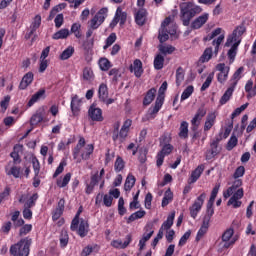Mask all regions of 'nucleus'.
I'll list each match as a JSON object with an SVG mask.
<instances>
[{"label": "nucleus", "mask_w": 256, "mask_h": 256, "mask_svg": "<svg viewBox=\"0 0 256 256\" xmlns=\"http://www.w3.org/2000/svg\"><path fill=\"white\" fill-rule=\"evenodd\" d=\"M33 79V72L26 73L20 82L19 89H21L22 91L25 90L28 85H31L33 83Z\"/></svg>", "instance_id": "31"}, {"label": "nucleus", "mask_w": 256, "mask_h": 256, "mask_svg": "<svg viewBox=\"0 0 256 256\" xmlns=\"http://www.w3.org/2000/svg\"><path fill=\"white\" fill-rule=\"evenodd\" d=\"M33 240L29 237L22 238L18 243L10 247V255L29 256V251Z\"/></svg>", "instance_id": "2"}, {"label": "nucleus", "mask_w": 256, "mask_h": 256, "mask_svg": "<svg viewBox=\"0 0 256 256\" xmlns=\"http://www.w3.org/2000/svg\"><path fill=\"white\" fill-rule=\"evenodd\" d=\"M39 27H41V15H36L32 24L30 25V31L25 34L24 39L29 41V39L35 35Z\"/></svg>", "instance_id": "17"}, {"label": "nucleus", "mask_w": 256, "mask_h": 256, "mask_svg": "<svg viewBox=\"0 0 256 256\" xmlns=\"http://www.w3.org/2000/svg\"><path fill=\"white\" fill-rule=\"evenodd\" d=\"M178 135L180 139H187L189 137V122H181Z\"/></svg>", "instance_id": "35"}, {"label": "nucleus", "mask_w": 256, "mask_h": 256, "mask_svg": "<svg viewBox=\"0 0 256 256\" xmlns=\"http://www.w3.org/2000/svg\"><path fill=\"white\" fill-rule=\"evenodd\" d=\"M77 233L79 237H87V233H89V222L85 219L80 220V224H78Z\"/></svg>", "instance_id": "28"}, {"label": "nucleus", "mask_w": 256, "mask_h": 256, "mask_svg": "<svg viewBox=\"0 0 256 256\" xmlns=\"http://www.w3.org/2000/svg\"><path fill=\"white\" fill-rule=\"evenodd\" d=\"M165 91H167V81H164L161 84L155 104L148 110L149 119H155V116L159 113V111H161V107H163V103H165Z\"/></svg>", "instance_id": "3"}, {"label": "nucleus", "mask_w": 256, "mask_h": 256, "mask_svg": "<svg viewBox=\"0 0 256 256\" xmlns=\"http://www.w3.org/2000/svg\"><path fill=\"white\" fill-rule=\"evenodd\" d=\"M39 199V194L34 193L32 194L24 203V209H33L37 205V200Z\"/></svg>", "instance_id": "41"}, {"label": "nucleus", "mask_w": 256, "mask_h": 256, "mask_svg": "<svg viewBox=\"0 0 256 256\" xmlns=\"http://www.w3.org/2000/svg\"><path fill=\"white\" fill-rule=\"evenodd\" d=\"M159 51L162 55H171L175 51V47L172 45H160Z\"/></svg>", "instance_id": "60"}, {"label": "nucleus", "mask_w": 256, "mask_h": 256, "mask_svg": "<svg viewBox=\"0 0 256 256\" xmlns=\"http://www.w3.org/2000/svg\"><path fill=\"white\" fill-rule=\"evenodd\" d=\"M185 81V70L183 67H178L176 70V85L177 87H181V84Z\"/></svg>", "instance_id": "51"}, {"label": "nucleus", "mask_w": 256, "mask_h": 256, "mask_svg": "<svg viewBox=\"0 0 256 256\" xmlns=\"http://www.w3.org/2000/svg\"><path fill=\"white\" fill-rule=\"evenodd\" d=\"M235 191L236 192L233 193L232 197L228 200L227 205H232L233 209H239V207L243 205V202L240 201V199H243V196L245 195V190H243V188H239Z\"/></svg>", "instance_id": "9"}, {"label": "nucleus", "mask_w": 256, "mask_h": 256, "mask_svg": "<svg viewBox=\"0 0 256 256\" xmlns=\"http://www.w3.org/2000/svg\"><path fill=\"white\" fill-rule=\"evenodd\" d=\"M157 96V89L151 88L144 95L143 105L144 107H148L151 105L152 101H155V97Z\"/></svg>", "instance_id": "29"}, {"label": "nucleus", "mask_w": 256, "mask_h": 256, "mask_svg": "<svg viewBox=\"0 0 256 256\" xmlns=\"http://www.w3.org/2000/svg\"><path fill=\"white\" fill-rule=\"evenodd\" d=\"M107 13H109V9L101 8L89 21V27L94 30L99 29V27L105 23V19H107Z\"/></svg>", "instance_id": "5"}, {"label": "nucleus", "mask_w": 256, "mask_h": 256, "mask_svg": "<svg viewBox=\"0 0 256 256\" xmlns=\"http://www.w3.org/2000/svg\"><path fill=\"white\" fill-rule=\"evenodd\" d=\"M219 138H216L210 143V149L206 151V159L207 161H211L221 153V149H219Z\"/></svg>", "instance_id": "13"}, {"label": "nucleus", "mask_w": 256, "mask_h": 256, "mask_svg": "<svg viewBox=\"0 0 256 256\" xmlns=\"http://www.w3.org/2000/svg\"><path fill=\"white\" fill-rule=\"evenodd\" d=\"M83 213V206H80L74 216V218L72 219L71 225H70V230L71 231H77V229L79 228V221H80V217L81 214Z\"/></svg>", "instance_id": "34"}, {"label": "nucleus", "mask_w": 256, "mask_h": 256, "mask_svg": "<svg viewBox=\"0 0 256 256\" xmlns=\"http://www.w3.org/2000/svg\"><path fill=\"white\" fill-rule=\"evenodd\" d=\"M239 45H241L240 40H238L237 42H234L233 45L231 46V48L227 52V57L230 61V65H231V63L235 62V58L237 57V51L239 49Z\"/></svg>", "instance_id": "30"}, {"label": "nucleus", "mask_w": 256, "mask_h": 256, "mask_svg": "<svg viewBox=\"0 0 256 256\" xmlns=\"http://www.w3.org/2000/svg\"><path fill=\"white\" fill-rule=\"evenodd\" d=\"M230 67L226 66L225 63H219L216 65V71H220L217 75L218 83H225L229 77Z\"/></svg>", "instance_id": "12"}, {"label": "nucleus", "mask_w": 256, "mask_h": 256, "mask_svg": "<svg viewBox=\"0 0 256 256\" xmlns=\"http://www.w3.org/2000/svg\"><path fill=\"white\" fill-rule=\"evenodd\" d=\"M71 35V32L67 28H62L53 34L52 39L59 41V39H67Z\"/></svg>", "instance_id": "40"}, {"label": "nucleus", "mask_w": 256, "mask_h": 256, "mask_svg": "<svg viewBox=\"0 0 256 256\" xmlns=\"http://www.w3.org/2000/svg\"><path fill=\"white\" fill-rule=\"evenodd\" d=\"M224 40H225V35L221 34L220 36H218L217 39H214L212 41V45L215 47L214 48L215 57H217V55L219 53V47L221 46V44L223 43Z\"/></svg>", "instance_id": "54"}, {"label": "nucleus", "mask_w": 256, "mask_h": 256, "mask_svg": "<svg viewBox=\"0 0 256 256\" xmlns=\"http://www.w3.org/2000/svg\"><path fill=\"white\" fill-rule=\"evenodd\" d=\"M46 98H47L46 90L45 88H42L32 95L27 105L28 107H33L34 103H37L38 101H41V99H46Z\"/></svg>", "instance_id": "22"}, {"label": "nucleus", "mask_w": 256, "mask_h": 256, "mask_svg": "<svg viewBox=\"0 0 256 256\" xmlns=\"http://www.w3.org/2000/svg\"><path fill=\"white\" fill-rule=\"evenodd\" d=\"M131 125H133L132 119H127L121 129H120V143H125L127 137H129V129H131Z\"/></svg>", "instance_id": "19"}, {"label": "nucleus", "mask_w": 256, "mask_h": 256, "mask_svg": "<svg viewBox=\"0 0 256 256\" xmlns=\"http://www.w3.org/2000/svg\"><path fill=\"white\" fill-rule=\"evenodd\" d=\"M213 59V48L208 47L199 58V63H209Z\"/></svg>", "instance_id": "39"}, {"label": "nucleus", "mask_w": 256, "mask_h": 256, "mask_svg": "<svg viewBox=\"0 0 256 256\" xmlns=\"http://www.w3.org/2000/svg\"><path fill=\"white\" fill-rule=\"evenodd\" d=\"M177 30L175 28L171 30H167V28H161L159 30L158 39L160 43H165V41H169V35H175Z\"/></svg>", "instance_id": "26"}, {"label": "nucleus", "mask_w": 256, "mask_h": 256, "mask_svg": "<svg viewBox=\"0 0 256 256\" xmlns=\"http://www.w3.org/2000/svg\"><path fill=\"white\" fill-rule=\"evenodd\" d=\"M83 79L84 81H93V79H95V74L93 73V69L89 67H85L83 69Z\"/></svg>", "instance_id": "59"}, {"label": "nucleus", "mask_w": 256, "mask_h": 256, "mask_svg": "<svg viewBox=\"0 0 256 256\" xmlns=\"http://www.w3.org/2000/svg\"><path fill=\"white\" fill-rule=\"evenodd\" d=\"M237 143H239L237 136L232 135L226 145L227 151H233V149H235V147H237Z\"/></svg>", "instance_id": "61"}, {"label": "nucleus", "mask_w": 256, "mask_h": 256, "mask_svg": "<svg viewBox=\"0 0 256 256\" xmlns=\"http://www.w3.org/2000/svg\"><path fill=\"white\" fill-rule=\"evenodd\" d=\"M233 91H235V87L231 86L225 91L223 96L219 100L220 105H226L227 102L233 97Z\"/></svg>", "instance_id": "36"}, {"label": "nucleus", "mask_w": 256, "mask_h": 256, "mask_svg": "<svg viewBox=\"0 0 256 256\" xmlns=\"http://www.w3.org/2000/svg\"><path fill=\"white\" fill-rule=\"evenodd\" d=\"M93 151H95V146H93V144L86 145L84 151L81 152V161H89L91 155H93Z\"/></svg>", "instance_id": "33"}, {"label": "nucleus", "mask_w": 256, "mask_h": 256, "mask_svg": "<svg viewBox=\"0 0 256 256\" xmlns=\"http://www.w3.org/2000/svg\"><path fill=\"white\" fill-rule=\"evenodd\" d=\"M135 181H137L135 176H133V174H129L125 180L124 190L131 191V189H133V187H135Z\"/></svg>", "instance_id": "47"}, {"label": "nucleus", "mask_w": 256, "mask_h": 256, "mask_svg": "<svg viewBox=\"0 0 256 256\" xmlns=\"http://www.w3.org/2000/svg\"><path fill=\"white\" fill-rule=\"evenodd\" d=\"M105 175V168H102L99 171H96L94 174H91L90 176V182H86V188H85V193L86 195H91L93 193V190L95 189L96 185H99V182L101 179H103V176Z\"/></svg>", "instance_id": "4"}, {"label": "nucleus", "mask_w": 256, "mask_h": 256, "mask_svg": "<svg viewBox=\"0 0 256 256\" xmlns=\"http://www.w3.org/2000/svg\"><path fill=\"white\" fill-rule=\"evenodd\" d=\"M120 127H121V123L120 122H116L113 125L112 141L114 143H117V141H119V143H121V130H119Z\"/></svg>", "instance_id": "38"}, {"label": "nucleus", "mask_w": 256, "mask_h": 256, "mask_svg": "<svg viewBox=\"0 0 256 256\" xmlns=\"http://www.w3.org/2000/svg\"><path fill=\"white\" fill-rule=\"evenodd\" d=\"M145 215H147V212H145V210H138L128 217L127 223H133V221H137V219H143Z\"/></svg>", "instance_id": "48"}, {"label": "nucleus", "mask_w": 256, "mask_h": 256, "mask_svg": "<svg viewBox=\"0 0 256 256\" xmlns=\"http://www.w3.org/2000/svg\"><path fill=\"white\" fill-rule=\"evenodd\" d=\"M98 65L101 71H109V69L113 67L111 61L105 57L99 59Z\"/></svg>", "instance_id": "50"}, {"label": "nucleus", "mask_w": 256, "mask_h": 256, "mask_svg": "<svg viewBox=\"0 0 256 256\" xmlns=\"http://www.w3.org/2000/svg\"><path fill=\"white\" fill-rule=\"evenodd\" d=\"M245 31H247V29L245 28V25H239L237 26L232 34L230 36H228L226 43H225V47H231V45H233V43H237V41H240L241 43V36L243 35V33H245Z\"/></svg>", "instance_id": "7"}, {"label": "nucleus", "mask_w": 256, "mask_h": 256, "mask_svg": "<svg viewBox=\"0 0 256 256\" xmlns=\"http://www.w3.org/2000/svg\"><path fill=\"white\" fill-rule=\"evenodd\" d=\"M88 117H90L91 121L102 122L103 118V110L101 108H97L92 104L88 110Z\"/></svg>", "instance_id": "16"}, {"label": "nucleus", "mask_w": 256, "mask_h": 256, "mask_svg": "<svg viewBox=\"0 0 256 256\" xmlns=\"http://www.w3.org/2000/svg\"><path fill=\"white\" fill-rule=\"evenodd\" d=\"M205 199H207V194L204 192L199 195L194 203L189 207L190 216L192 217V219H197V215H199L201 209H203Z\"/></svg>", "instance_id": "6"}, {"label": "nucleus", "mask_w": 256, "mask_h": 256, "mask_svg": "<svg viewBox=\"0 0 256 256\" xmlns=\"http://www.w3.org/2000/svg\"><path fill=\"white\" fill-rule=\"evenodd\" d=\"M215 77V72H211L205 82L202 84L200 91H207V89H209V87H211V83H213V79Z\"/></svg>", "instance_id": "55"}, {"label": "nucleus", "mask_w": 256, "mask_h": 256, "mask_svg": "<svg viewBox=\"0 0 256 256\" xmlns=\"http://www.w3.org/2000/svg\"><path fill=\"white\" fill-rule=\"evenodd\" d=\"M22 147V145H15L13 151L10 153V157H12L14 165L21 163V156L19 155V151H21Z\"/></svg>", "instance_id": "42"}, {"label": "nucleus", "mask_w": 256, "mask_h": 256, "mask_svg": "<svg viewBox=\"0 0 256 256\" xmlns=\"http://www.w3.org/2000/svg\"><path fill=\"white\" fill-rule=\"evenodd\" d=\"M98 95H99L100 101H105V99L109 97V89L107 88V84L105 83L100 84L98 89Z\"/></svg>", "instance_id": "45"}, {"label": "nucleus", "mask_w": 256, "mask_h": 256, "mask_svg": "<svg viewBox=\"0 0 256 256\" xmlns=\"http://www.w3.org/2000/svg\"><path fill=\"white\" fill-rule=\"evenodd\" d=\"M173 153V145L171 144H164L160 152L156 155V165L157 167H161L163 162L165 161V157L167 155H171Z\"/></svg>", "instance_id": "8"}, {"label": "nucleus", "mask_w": 256, "mask_h": 256, "mask_svg": "<svg viewBox=\"0 0 256 256\" xmlns=\"http://www.w3.org/2000/svg\"><path fill=\"white\" fill-rule=\"evenodd\" d=\"M20 216L21 212L19 210H16L11 214V221L14 229H19V227H23V225H25V220H23V218H19Z\"/></svg>", "instance_id": "25"}, {"label": "nucleus", "mask_w": 256, "mask_h": 256, "mask_svg": "<svg viewBox=\"0 0 256 256\" xmlns=\"http://www.w3.org/2000/svg\"><path fill=\"white\" fill-rule=\"evenodd\" d=\"M69 181H71V173H67L63 179H58L56 182L57 187H59V189H63L65 187H67V185H69Z\"/></svg>", "instance_id": "53"}, {"label": "nucleus", "mask_w": 256, "mask_h": 256, "mask_svg": "<svg viewBox=\"0 0 256 256\" xmlns=\"http://www.w3.org/2000/svg\"><path fill=\"white\" fill-rule=\"evenodd\" d=\"M243 71H245V67L241 66L239 67L233 74L231 80H230V85L232 87H237V83L241 80V77H243Z\"/></svg>", "instance_id": "32"}, {"label": "nucleus", "mask_w": 256, "mask_h": 256, "mask_svg": "<svg viewBox=\"0 0 256 256\" xmlns=\"http://www.w3.org/2000/svg\"><path fill=\"white\" fill-rule=\"evenodd\" d=\"M207 231H209V222L203 221L200 229L197 232L196 241H201V239H203Z\"/></svg>", "instance_id": "43"}, {"label": "nucleus", "mask_w": 256, "mask_h": 256, "mask_svg": "<svg viewBox=\"0 0 256 256\" xmlns=\"http://www.w3.org/2000/svg\"><path fill=\"white\" fill-rule=\"evenodd\" d=\"M207 21H209V13H203L191 22L190 28L193 31H197L198 29H201V27H203Z\"/></svg>", "instance_id": "14"}, {"label": "nucleus", "mask_w": 256, "mask_h": 256, "mask_svg": "<svg viewBox=\"0 0 256 256\" xmlns=\"http://www.w3.org/2000/svg\"><path fill=\"white\" fill-rule=\"evenodd\" d=\"M145 231L146 232L143 234L142 239L147 242L149 239H151V237H153V233H155L153 230V225L147 224L145 226Z\"/></svg>", "instance_id": "57"}, {"label": "nucleus", "mask_w": 256, "mask_h": 256, "mask_svg": "<svg viewBox=\"0 0 256 256\" xmlns=\"http://www.w3.org/2000/svg\"><path fill=\"white\" fill-rule=\"evenodd\" d=\"M125 169V160L121 156H117L116 161L114 163V171L115 173H121Z\"/></svg>", "instance_id": "52"}, {"label": "nucleus", "mask_w": 256, "mask_h": 256, "mask_svg": "<svg viewBox=\"0 0 256 256\" xmlns=\"http://www.w3.org/2000/svg\"><path fill=\"white\" fill-rule=\"evenodd\" d=\"M217 121V113L216 112H210L208 113L207 117H206V121L204 123V131H211V129L213 128V125H215Z\"/></svg>", "instance_id": "24"}, {"label": "nucleus", "mask_w": 256, "mask_h": 256, "mask_svg": "<svg viewBox=\"0 0 256 256\" xmlns=\"http://www.w3.org/2000/svg\"><path fill=\"white\" fill-rule=\"evenodd\" d=\"M233 235H235V230L233 228H228L222 234V241H231V239L233 238Z\"/></svg>", "instance_id": "64"}, {"label": "nucleus", "mask_w": 256, "mask_h": 256, "mask_svg": "<svg viewBox=\"0 0 256 256\" xmlns=\"http://www.w3.org/2000/svg\"><path fill=\"white\" fill-rule=\"evenodd\" d=\"M70 34L74 35L76 39L83 37V31L81 30V23L75 22L71 25Z\"/></svg>", "instance_id": "37"}, {"label": "nucleus", "mask_w": 256, "mask_h": 256, "mask_svg": "<svg viewBox=\"0 0 256 256\" xmlns=\"http://www.w3.org/2000/svg\"><path fill=\"white\" fill-rule=\"evenodd\" d=\"M43 121V113L36 112L30 119V125H39Z\"/></svg>", "instance_id": "62"}, {"label": "nucleus", "mask_w": 256, "mask_h": 256, "mask_svg": "<svg viewBox=\"0 0 256 256\" xmlns=\"http://www.w3.org/2000/svg\"><path fill=\"white\" fill-rule=\"evenodd\" d=\"M85 143H86L85 138L80 137L77 145L72 150V156H73L74 161H76V163H81V158L79 157V153H81V148L85 147Z\"/></svg>", "instance_id": "23"}, {"label": "nucleus", "mask_w": 256, "mask_h": 256, "mask_svg": "<svg viewBox=\"0 0 256 256\" xmlns=\"http://www.w3.org/2000/svg\"><path fill=\"white\" fill-rule=\"evenodd\" d=\"M126 240L123 242L120 239L113 240L111 242V246L115 249H127L129 245L131 244V241H133V236L131 234L126 235Z\"/></svg>", "instance_id": "20"}, {"label": "nucleus", "mask_w": 256, "mask_h": 256, "mask_svg": "<svg viewBox=\"0 0 256 256\" xmlns=\"http://www.w3.org/2000/svg\"><path fill=\"white\" fill-rule=\"evenodd\" d=\"M175 221V212H172L171 214L168 215L166 221H164L158 231L157 236L155 237L160 241V239H163V232L164 231H169L171 227H173V223Z\"/></svg>", "instance_id": "10"}, {"label": "nucleus", "mask_w": 256, "mask_h": 256, "mask_svg": "<svg viewBox=\"0 0 256 256\" xmlns=\"http://www.w3.org/2000/svg\"><path fill=\"white\" fill-rule=\"evenodd\" d=\"M205 171V165L200 164L197 166V168L192 171L191 176L188 180V183H197V180L201 175H203V172Z\"/></svg>", "instance_id": "27"}, {"label": "nucleus", "mask_w": 256, "mask_h": 256, "mask_svg": "<svg viewBox=\"0 0 256 256\" xmlns=\"http://www.w3.org/2000/svg\"><path fill=\"white\" fill-rule=\"evenodd\" d=\"M206 115H207V110L205 109V107L198 108V110L196 111V114L191 120L193 131H197V129H199V126L201 125V121L203 120V117H205Z\"/></svg>", "instance_id": "11"}, {"label": "nucleus", "mask_w": 256, "mask_h": 256, "mask_svg": "<svg viewBox=\"0 0 256 256\" xmlns=\"http://www.w3.org/2000/svg\"><path fill=\"white\" fill-rule=\"evenodd\" d=\"M163 65H165V56L157 54L154 58V69H156V71H161Z\"/></svg>", "instance_id": "44"}, {"label": "nucleus", "mask_w": 256, "mask_h": 256, "mask_svg": "<svg viewBox=\"0 0 256 256\" xmlns=\"http://www.w3.org/2000/svg\"><path fill=\"white\" fill-rule=\"evenodd\" d=\"M130 73H134L135 77L139 79L143 75V62L139 59H135L133 64L129 67Z\"/></svg>", "instance_id": "21"}, {"label": "nucleus", "mask_w": 256, "mask_h": 256, "mask_svg": "<svg viewBox=\"0 0 256 256\" xmlns=\"http://www.w3.org/2000/svg\"><path fill=\"white\" fill-rule=\"evenodd\" d=\"M82 103H83L82 100L79 98V96L77 94L72 96L71 103H70V109H71L74 117H77L79 115V113H81Z\"/></svg>", "instance_id": "18"}, {"label": "nucleus", "mask_w": 256, "mask_h": 256, "mask_svg": "<svg viewBox=\"0 0 256 256\" xmlns=\"http://www.w3.org/2000/svg\"><path fill=\"white\" fill-rule=\"evenodd\" d=\"M109 77H112V82L113 83H118L119 79H121V72L119 71L118 68H112L108 72Z\"/></svg>", "instance_id": "58"}, {"label": "nucleus", "mask_w": 256, "mask_h": 256, "mask_svg": "<svg viewBox=\"0 0 256 256\" xmlns=\"http://www.w3.org/2000/svg\"><path fill=\"white\" fill-rule=\"evenodd\" d=\"M214 204L211 203H207V209H206V214L203 217V221L206 223H211V217H213V215H215V208H213Z\"/></svg>", "instance_id": "46"}, {"label": "nucleus", "mask_w": 256, "mask_h": 256, "mask_svg": "<svg viewBox=\"0 0 256 256\" xmlns=\"http://www.w3.org/2000/svg\"><path fill=\"white\" fill-rule=\"evenodd\" d=\"M193 91H195V88L193 85H189L181 94V101H185L190 98L191 95H193Z\"/></svg>", "instance_id": "63"}, {"label": "nucleus", "mask_w": 256, "mask_h": 256, "mask_svg": "<svg viewBox=\"0 0 256 256\" xmlns=\"http://www.w3.org/2000/svg\"><path fill=\"white\" fill-rule=\"evenodd\" d=\"M171 201H173V192H171V189H168L164 193V197L162 199V207H167Z\"/></svg>", "instance_id": "56"}, {"label": "nucleus", "mask_w": 256, "mask_h": 256, "mask_svg": "<svg viewBox=\"0 0 256 256\" xmlns=\"http://www.w3.org/2000/svg\"><path fill=\"white\" fill-rule=\"evenodd\" d=\"M73 53H75V48L73 46H68L60 55L61 61L71 59V57H73Z\"/></svg>", "instance_id": "49"}, {"label": "nucleus", "mask_w": 256, "mask_h": 256, "mask_svg": "<svg viewBox=\"0 0 256 256\" xmlns=\"http://www.w3.org/2000/svg\"><path fill=\"white\" fill-rule=\"evenodd\" d=\"M149 15V12H147V9L145 8H139L136 13L134 14V19L136 25H139V27H143L145 23H147V17Z\"/></svg>", "instance_id": "15"}, {"label": "nucleus", "mask_w": 256, "mask_h": 256, "mask_svg": "<svg viewBox=\"0 0 256 256\" xmlns=\"http://www.w3.org/2000/svg\"><path fill=\"white\" fill-rule=\"evenodd\" d=\"M179 7L180 21H182V25H184V27H189V25H191V20L196 15L203 12V8L193 2H182L180 3Z\"/></svg>", "instance_id": "1"}]
</instances>
